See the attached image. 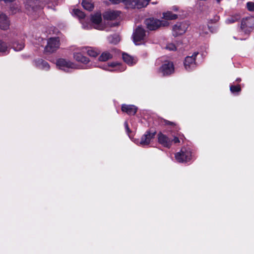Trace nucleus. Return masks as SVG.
<instances>
[{"label": "nucleus", "instance_id": "nucleus-24", "mask_svg": "<svg viewBox=\"0 0 254 254\" xmlns=\"http://www.w3.org/2000/svg\"><path fill=\"white\" fill-rule=\"evenodd\" d=\"M113 58L112 55L108 52H103L99 57V60L102 62H105Z\"/></svg>", "mask_w": 254, "mask_h": 254}, {"label": "nucleus", "instance_id": "nucleus-21", "mask_svg": "<svg viewBox=\"0 0 254 254\" xmlns=\"http://www.w3.org/2000/svg\"><path fill=\"white\" fill-rule=\"evenodd\" d=\"M73 57L76 61L84 64H86L89 62L88 59L82 56L81 54L79 52H74L73 53Z\"/></svg>", "mask_w": 254, "mask_h": 254}, {"label": "nucleus", "instance_id": "nucleus-42", "mask_svg": "<svg viewBox=\"0 0 254 254\" xmlns=\"http://www.w3.org/2000/svg\"><path fill=\"white\" fill-rule=\"evenodd\" d=\"M166 124H167L168 125H173V124H174L173 123L170 122L169 121H168Z\"/></svg>", "mask_w": 254, "mask_h": 254}, {"label": "nucleus", "instance_id": "nucleus-12", "mask_svg": "<svg viewBox=\"0 0 254 254\" xmlns=\"http://www.w3.org/2000/svg\"><path fill=\"white\" fill-rule=\"evenodd\" d=\"M158 141L163 146L169 148H170L173 143L172 139L161 132L158 134Z\"/></svg>", "mask_w": 254, "mask_h": 254}, {"label": "nucleus", "instance_id": "nucleus-16", "mask_svg": "<svg viewBox=\"0 0 254 254\" xmlns=\"http://www.w3.org/2000/svg\"><path fill=\"white\" fill-rule=\"evenodd\" d=\"M79 50L82 53H87L91 57H95L99 54V51L92 47H81Z\"/></svg>", "mask_w": 254, "mask_h": 254}, {"label": "nucleus", "instance_id": "nucleus-3", "mask_svg": "<svg viewBox=\"0 0 254 254\" xmlns=\"http://www.w3.org/2000/svg\"><path fill=\"white\" fill-rule=\"evenodd\" d=\"M188 27L189 24L186 22H177L173 26L172 28L173 36L177 37L184 34L186 32Z\"/></svg>", "mask_w": 254, "mask_h": 254}, {"label": "nucleus", "instance_id": "nucleus-38", "mask_svg": "<svg viewBox=\"0 0 254 254\" xmlns=\"http://www.w3.org/2000/svg\"><path fill=\"white\" fill-rule=\"evenodd\" d=\"M172 140L173 142H174L175 143H179L180 141L179 138L178 137H174V139H172Z\"/></svg>", "mask_w": 254, "mask_h": 254}, {"label": "nucleus", "instance_id": "nucleus-30", "mask_svg": "<svg viewBox=\"0 0 254 254\" xmlns=\"http://www.w3.org/2000/svg\"><path fill=\"white\" fill-rule=\"evenodd\" d=\"M108 40L110 43L114 44H117L120 40L119 37L118 35H114L108 37Z\"/></svg>", "mask_w": 254, "mask_h": 254}, {"label": "nucleus", "instance_id": "nucleus-11", "mask_svg": "<svg viewBox=\"0 0 254 254\" xmlns=\"http://www.w3.org/2000/svg\"><path fill=\"white\" fill-rule=\"evenodd\" d=\"M254 19L252 17H248L243 19L241 22V29L246 34L249 33L253 26Z\"/></svg>", "mask_w": 254, "mask_h": 254}, {"label": "nucleus", "instance_id": "nucleus-1", "mask_svg": "<svg viewBox=\"0 0 254 254\" xmlns=\"http://www.w3.org/2000/svg\"><path fill=\"white\" fill-rule=\"evenodd\" d=\"M56 65L59 69L66 72H69L72 69L78 68L75 64L64 59H58L56 62Z\"/></svg>", "mask_w": 254, "mask_h": 254}, {"label": "nucleus", "instance_id": "nucleus-6", "mask_svg": "<svg viewBox=\"0 0 254 254\" xmlns=\"http://www.w3.org/2000/svg\"><path fill=\"white\" fill-rule=\"evenodd\" d=\"M145 24L150 30H155L162 26L168 24L167 22H164L154 18H148L145 20Z\"/></svg>", "mask_w": 254, "mask_h": 254}, {"label": "nucleus", "instance_id": "nucleus-26", "mask_svg": "<svg viewBox=\"0 0 254 254\" xmlns=\"http://www.w3.org/2000/svg\"><path fill=\"white\" fill-rule=\"evenodd\" d=\"M24 47V43L22 41L18 42L17 41L14 42L12 44L13 49L16 51H19L23 49Z\"/></svg>", "mask_w": 254, "mask_h": 254}, {"label": "nucleus", "instance_id": "nucleus-36", "mask_svg": "<svg viewBox=\"0 0 254 254\" xmlns=\"http://www.w3.org/2000/svg\"><path fill=\"white\" fill-rule=\"evenodd\" d=\"M124 124H125L126 131L128 134L130 132V130L129 128L127 123V122H125Z\"/></svg>", "mask_w": 254, "mask_h": 254}, {"label": "nucleus", "instance_id": "nucleus-13", "mask_svg": "<svg viewBox=\"0 0 254 254\" xmlns=\"http://www.w3.org/2000/svg\"><path fill=\"white\" fill-rule=\"evenodd\" d=\"M91 20L93 24H95V28L99 30H103L105 27L101 23L102 17L100 13H96L92 15Z\"/></svg>", "mask_w": 254, "mask_h": 254}, {"label": "nucleus", "instance_id": "nucleus-9", "mask_svg": "<svg viewBox=\"0 0 254 254\" xmlns=\"http://www.w3.org/2000/svg\"><path fill=\"white\" fill-rule=\"evenodd\" d=\"M198 52H194L191 56H187L184 61V66L186 70L190 71L196 66L195 58Z\"/></svg>", "mask_w": 254, "mask_h": 254}, {"label": "nucleus", "instance_id": "nucleus-15", "mask_svg": "<svg viewBox=\"0 0 254 254\" xmlns=\"http://www.w3.org/2000/svg\"><path fill=\"white\" fill-rule=\"evenodd\" d=\"M151 0H133L130 1V7L133 8L140 9L146 7Z\"/></svg>", "mask_w": 254, "mask_h": 254}, {"label": "nucleus", "instance_id": "nucleus-2", "mask_svg": "<svg viewBox=\"0 0 254 254\" xmlns=\"http://www.w3.org/2000/svg\"><path fill=\"white\" fill-rule=\"evenodd\" d=\"M176 160L180 163L187 162L191 159V152L190 148L183 147L175 154Z\"/></svg>", "mask_w": 254, "mask_h": 254}, {"label": "nucleus", "instance_id": "nucleus-18", "mask_svg": "<svg viewBox=\"0 0 254 254\" xmlns=\"http://www.w3.org/2000/svg\"><path fill=\"white\" fill-rule=\"evenodd\" d=\"M122 110L128 115H134L137 111V108L134 105L124 104L122 106Z\"/></svg>", "mask_w": 254, "mask_h": 254}, {"label": "nucleus", "instance_id": "nucleus-35", "mask_svg": "<svg viewBox=\"0 0 254 254\" xmlns=\"http://www.w3.org/2000/svg\"><path fill=\"white\" fill-rule=\"evenodd\" d=\"M81 22L82 23V27L84 29H88L91 27V26L90 24H85V23L83 21H81Z\"/></svg>", "mask_w": 254, "mask_h": 254}, {"label": "nucleus", "instance_id": "nucleus-5", "mask_svg": "<svg viewBox=\"0 0 254 254\" xmlns=\"http://www.w3.org/2000/svg\"><path fill=\"white\" fill-rule=\"evenodd\" d=\"M47 44L45 48V52L53 53L56 51L60 46V40L58 37L49 38L47 41Z\"/></svg>", "mask_w": 254, "mask_h": 254}, {"label": "nucleus", "instance_id": "nucleus-8", "mask_svg": "<svg viewBox=\"0 0 254 254\" xmlns=\"http://www.w3.org/2000/svg\"><path fill=\"white\" fill-rule=\"evenodd\" d=\"M156 132H151L150 131H147L144 134H143L140 141H137L136 143L142 146L148 145L152 139L154 138Z\"/></svg>", "mask_w": 254, "mask_h": 254}, {"label": "nucleus", "instance_id": "nucleus-23", "mask_svg": "<svg viewBox=\"0 0 254 254\" xmlns=\"http://www.w3.org/2000/svg\"><path fill=\"white\" fill-rule=\"evenodd\" d=\"M82 5L85 9L89 11L92 10L94 7L93 4L90 0H83Z\"/></svg>", "mask_w": 254, "mask_h": 254}, {"label": "nucleus", "instance_id": "nucleus-45", "mask_svg": "<svg viewBox=\"0 0 254 254\" xmlns=\"http://www.w3.org/2000/svg\"><path fill=\"white\" fill-rule=\"evenodd\" d=\"M153 4H156V2H152Z\"/></svg>", "mask_w": 254, "mask_h": 254}, {"label": "nucleus", "instance_id": "nucleus-44", "mask_svg": "<svg viewBox=\"0 0 254 254\" xmlns=\"http://www.w3.org/2000/svg\"><path fill=\"white\" fill-rule=\"evenodd\" d=\"M238 39H240V40H243V38H239Z\"/></svg>", "mask_w": 254, "mask_h": 254}, {"label": "nucleus", "instance_id": "nucleus-37", "mask_svg": "<svg viewBox=\"0 0 254 254\" xmlns=\"http://www.w3.org/2000/svg\"><path fill=\"white\" fill-rule=\"evenodd\" d=\"M13 7H10V9H11V10L12 11V12L13 13H16L17 11L19 10V8H18V6H16V7L14 9H13Z\"/></svg>", "mask_w": 254, "mask_h": 254}, {"label": "nucleus", "instance_id": "nucleus-17", "mask_svg": "<svg viewBox=\"0 0 254 254\" xmlns=\"http://www.w3.org/2000/svg\"><path fill=\"white\" fill-rule=\"evenodd\" d=\"M34 64L36 67L42 70H48L50 68L49 64L42 59H37L34 61Z\"/></svg>", "mask_w": 254, "mask_h": 254}, {"label": "nucleus", "instance_id": "nucleus-29", "mask_svg": "<svg viewBox=\"0 0 254 254\" xmlns=\"http://www.w3.org/2000/svg\"><path fill=\"white\" fill-rule=\"evenodd\" d=\"M35 3L36 2L34 0L27 1L25 4L26 8L29 11H35L36 8H35L34 6L33 5L34 3Z\"/></svg>", "mask_w": 254, "mask_h": 254}, {"label": "nucleus", "instance_id": "nucleus-28", "mask_svg": "<svg viewBox=\"0 0 254 254\" xmlns=\"http://www.w3.org/2000/svg\"><path fill=\"white\" fill-rule=\"evenodd\" d=\"M72 15H73L75 16H77L79 18L80 20L84 18L85 17V14L84 13L81 11L80 10L78 9H74L72 10Z\"/></svg>", "mask_w": 254, "mask_h": 254}, {"label": "nucleus", "instance_id": "nucleus-25", "mask_svg": "<svg viewBox=\"0 0 254 254\" xmlns=\"http://www.w3.org/2000/svg\"><path fill=\"white\" fill-rule=\"evenodd\" d=\"M163 17L167 20H174L177 18V14L172 13V12L168 11L163 13Z\"/></svg>", "mask_w": 254, "mask_h": 254}, {"label": "nucleus", "instance_id": "nucleus-22", "mask_svg": "<svg viewBox=\"0 0 254 254\" xmlns=\"http://www.w3.org/2000/svg\"><path fill=\"white\" fill-rule=\"evenodd\" d=\"M10 50L7 44L1 40H0V55H4L7 54Z\"/></svg>", "mask_w": 254, "mask_h": 254}, {"label": "nucleus", "instance_id": "nucleus-19", "mask_svg": "<svg viewBox=\"0 0 254 254\" xmlns=\"http://www.w3.org/2000/svg\"><path fill=\"white\" fill-rule=\"evenodd\" d=\"M122 58L124 61L129 65H132L136 64L137 59L127 53H123Z\"/></svg>", "mask_w": 254, "mask_h": 254}, {"label": "nucleus", "instance_id": "nucleus-34", "mask_svg": "<svg viewBox=\"0 0 254 254\" xmlns=\"http://www.w3.org/2000/svg\"><path fill=\"white\" fill-rule=\"evenodd\" d=\"M204 30H202V32L200 33L202 36H204L205 34H208V31L209 30V28L207 26H205L203 27Z\"/></svg>", "mask_w": 254, "mask_h": 254}, {"label": "nucleus", "instance_id": "nucleus-27", "mask_svg": "<svg viewBox=\"0 0 254 254\" xmlns=\"http://www.w3.org/2000/svg\"><path fill=\"white\" fill-rule=\"evenodd\" d=\"M240 19V16L239 14H236L235 15L231 16L227 18L225 22L227 24H231L235 22Z\"/></svg>", "mask_w": 254, "mask_h": 254}, {"label": "nucleus", "instance_id": "nucleus-41", "mask_svg": "<svg viewBox=\"0 0 254 254\" xmlns=\"http://www.w3.org/2000/svg\"><path fill=\"white\" fill-rule=\"evenodd\" d=\"M124 2H125L126 3H127L130 1V0H122Z\"/></svg>", "mask_w": 254, "mask_h": 254}, {"label": "nucleus", "instance_id": "nucleus-43", "mask_svg": "<svg viewBox=\"0 0 254 254\" xmlns=\"http://www.w3.org/2000/svg\"><path fill=\"white\" fill-rule=\"evenodd\" d=\"M241 81V78H237L236 79V81H237V82H240Z\"/></svg>", "mask_w": 254, "mask_h": 254}, {"label": "nucleus", "instance_id": "nucleus-4", "mask_svg": "<svg viewBox=\"0 0 254 254\" xmlns=\"http://www.w3.org/2000/svg\"><path fill=\"white\" fill-rule=\"evenodd\" d=\"M146 36L145 31L141 26H138L133 33V42L135 45H140Z\"/></svg>", "mask_w": 254, "mask_h": 254}, {"label": "nucleus", "instance_id": "nucleus-40", "mask_svg": "<svg viewBox=\"0 0 254 254\" xmlns=\"http://www.w3.org/2000/svg\"><path fill=\"white\" fill-rule=\"evenodd\" d=\"M172 10L174 11H177L178 10V7L176 6H174L172 8Z\"/></svg>", "mask_w": 254, "mask_h": 254}, {"label": "nucleus", "instance_id": "nucleus-39", "mask_svg": "<svg viewBox=\"0 0 254 254\" xmlns=\"http://www.w3.org/2000/svg\"><path fill=\"white\" fill-rule=\"evenodd\" d=\"M111 2L114 4H118L120 3V0H109Z\"/></svg>", "mask_w": 254, "mask_h": 254}, {"label": "nucleus", "instance_id": "nucleus-20", "mask_svg": "<svg viewBox=\"0 0 254 254\" xmlns=\"http://www.w3.org/2000/svg\"><path fill=\"white\" fill-rule=\"evenodd\" d=\"M120 12L118 11H108L104 13L103 17L107 20H114L119 15Z\"/></svg>", "mask_w": 254, "mask_h": 254}, {"label": "nucleus", "instance_id": "nucleus-14", "mask_svg": "<svg viewBox=\"0 0 254 254\" xmlns=\"http://www.w3.org/2000/svg\"><path fill=\"white\" fill-rule=\"evenodd\" d=\"M10 25V21L8 17L0 11V29L6 30L9 28Z\"/></svg>", "mask_w": 254, "mask_h": 254}, {"label": "nucleus", "instance_id": "nucleus-31", "mask_svg": "<svg viewBox=\"0 0 254 254\" xmlns=\"http://www.w3.org/2000/svg\"><path fill=\"white\" fill-rule=\"evenodd\" d=\"M241 89L240 85L235 86L232 85L230 86V91L232 93L239 92L241 91Z\"/></svg>", "mask_w": 254, "mask_h": 254}, {"label": "nucleus", "instance_id": "nucleus-7", "mask_svg": "<svg viewBox=\"0 0 254 254\" xmlns=\"http://www.w3.org/2000/svg\"><path fill=\"white\" fill-rule=\"evenodd\" d=\"M174 71V66L173 63L170 61H165L159 68V72L163 75H168Z\"/></svg>", "mask_w": 254, "mask_h": 254}, {"label": "nucleus", "instance_id": "nucleus-10", "mask_svg": "<svg viewBox=\"0 0 254 254\" xmlns=\"http://www.w3.org/2000/svg\"><path fill=\"white\" fill-rule=\"evenodd\" d=\"M104 69L110 71H123L126 69V66L117 62H112L102 67Z\"/></svg>", "mask_w": 254, "mask_h": 254}, {"label": "nucleus", "instance_id": "nucleus-32", "mask_svg": "<svg viewBox=\"0 0 254 254\" xmlns=\"http://www.w3.org/2000/svg\"><path fill=\"white\" fill-rule=\"evenodd\" d=\"M166 49L170 51H175L177 48L174 44L169 43L166 45Z\"/></svg>", "mask_w": 254, "mask_h": 254}, {"label": "nucleus", "instance_id": "nucleus-33", "mask_svg": "<svg viewBox=\"0 0 254 254\" xmlns=\"http://www.w3.org/2000/svg\"><path fill=\"white\" fill-rule=\"evenodd\" d=\"M247 6L249 11H254V2H248Z\"/></svg>", "mask_w": 254, "mask_h": 254}]
</instances>
